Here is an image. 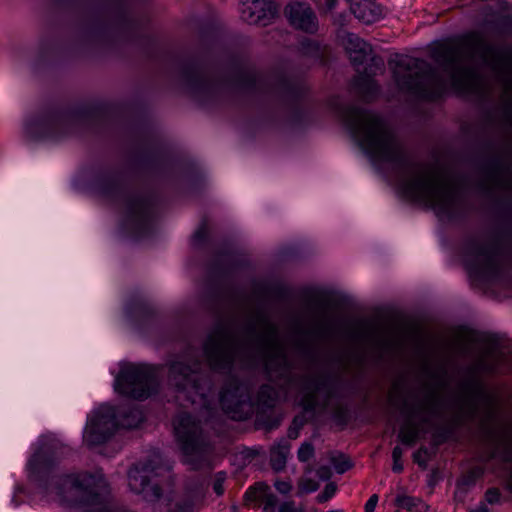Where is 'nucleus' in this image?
<instances>
[{
    "label": "nucleus",
    "instance_id": "20e7f679",
    "mask_svg": "<svg viewBox=\"0 0 512 512\" xmlns=\"http://www.w3.org/2000/svg\"><path fill=\"white\" fill-rule=\"evenodd\" d=\"M486 54L485 43L479 37L473 36L457 46L437 45L433 51V58L448 72L454 89L470 93L481 88L482 79L475 64L478 58L484 59Z\"/></svg>",
    "mask_w": 512,
    "mask_h": 512
},
{
    "label": "nucleus",
    "instance_id": "7c9ffc66",
    "mask_svg": "<svg viewBox=\"0 0 512 512\" xmlns=\"http://www.w3.org/2000/svg\"><path fill=\"white\" fill-rule=\"evenodd\" d=\"M377 503L378 496L376 494H373L372 496H370V498L368 499L364 506L365 512H374Z\"/></svg>",
    "mask_w": 512,
    "mask_h": 512
},
{
    "label": "nucleus",
    "instance_id": "ea45409f",
    "mask_svg": "<svg viewBox=\"0 0 512 512\" xmlns=\"http://www.w3.org/2000/svg\"><path fill=\"white\" fill-rule=\"evenodd\" d=\"M272 362V359H268V365H270Z\"/></svg>",
    "mask_w": 512,
    "mask_h": 512
},
{
    "label": "nucleus",
    "instance_id": "cd10ccee",
    "mask_svg": "<svg viewBox=\"0 0 512 512\" xmlns=\"http://www.w3.org/2000/svg\"><path fill=\"white\" fill-rule=\"evenodd\" d=\"M335 492H336L335 484L329 483V484L326 485L323 493L318 495V500L320 502L327 501L328 499H330L335 494Z\"/></svg>",
    "mask_w": 512,
    "mask_h": 512
},
{
    "label": "nucleus",
    "instance_id": "c756f323",
    "mask_svg": "<svg viewBox=\"0 0 512 512\" xmlns=\"http://www.w3.org/2000/svg\"><path fill=\"white\" fill-rule=\"evenodd\" d=\"M42 461L41 454H34L28 461V468L31 472H38L40 470V464Z\"/></svg>",
    "mask_w": 512,
    "mask_h": 512
},
{
    "label": "nucleus",
    "instance_id": "393cba45",
    "mask_svg": "<svg viewBox=\"0 0 512 512\" xmlns=\"http://www.w3.org/2000/svg\"><path fill=\"white\" fill-rule=\"evenodd\" d=\"M314 455V447L310 443H303L298 449V459L301 462H306Z\"/></svg>",
    "mask_w": 512,
    "mask_h": 512
},
{
    "label": "nucleus",
    "instance_id": "ddd939ff",
    "mask_svg": "<svg viewBox=\"0 0 512 512\" xmlns=\"http://www.w3.org/2000/svg\"><path fill=\"white\" fill-rule=\"evenodd\" d=\"M277 11L276 5L269 0H240L241 18L249 24L267 25Z\"/></svg>",
    "mask_w": 512,
    "mask_h": 512
},
{
    "label": "nucleus",
    "instance_id": "72a5a7b5",
    "mask_svg": "<svg viewBox=\"0 0 512 512\" xmlns=\"http://www.w3.org/2000/svg\"><path fill=\"white\" fill-rule=\"evenodd\" d=\"M317 474L321 480H327L331 476L330 469L328 467H320Z\"/></svg>",
    "mask_w": 512,
    "mask_h": 512
},
{
    "label": "nucleus",
    "instance_id": "4468645a",
    "mask_svg": "<svg viewBox=\"0 0 512 512\" xmlns=\"http://www.w3.org/2000/svg\"><path fill=\"white\" fill-rule=\"evenodd\" d=\"M290 23L297 29L308 33L317 31L318 24L314 12L303 3H292L286 8Z\"/></svg>",
    "mask_w": 512,
    "mask_h": 512
},
{
    "label": "nucleus",
    "instance_id": "c85d7f7f",
    "mask_svg": "<svg viewBox=\"0 0 512 512\" xmlns=\"http://www.w3.org/2000/svg\"><path fill=\"white\" fill-rule=\"evenodd\" d=\"M278 512H305L302 507H297L293 501H286L282 503Z\"/></svg>",
    "mask_w": 512,
    "mask_h": 512
},
{
    "label": "nucleus",
    "instance_id": "2eb2a0df",
    "mask_svg": "<svg viewBox=\"0 0 512 512\" xmlns=\"http://www.w3.org/2000/svg\"><path fill=\"white\" fill-rule=\"evenodd\" d=\"M341 44L355 65L362 64L370 54V46L357 35L344 32L340 35Z\"/></svg>",
    "mask_w": 512,
    "mask_h": 512
},
{
    "label": "nucleus",
    "instance_id": "39448f33",
    "mask_svg": "<svg viewBox=\"0 0 512 512\" xmlns=\"http://www.w3.org/2000/svg\"><path fill=\"white\" fill-rule=\"evenodd\" d=\"M55 493L62 503L80 499L90 512H120L110 501L107 482L100 471L66 475Z\"/></svg>",
    "mask_w": 512,
    "mask_h": 512
},
{
    "label": "nucleus",
    "instance_id": "e433bc0d",
    "mask_svg": "<svg viewBox=\"0 0 512 512\" xmlns=\"http://www.w3.org/2000/svg\"><path fill=\"white\" fill-rule=\"evenodd\" d=\"M325 2H326V8H327L328 10H331V9H333V8H334V6H335V4H336L337 0H325Z\"/></svg>",
    "mask_w": 512,
    "mask_h": 512
},
{
    "label": "nucleus",
    "instance_id": "aec40b11",
    "mask_svg": "<svg viewBox=\"0 0 512 512\" xmlns=\"http://www.w3.org/2000/svg\"><path fill=\"white\" fill-rule=\"evenodd\" d=\"M266 353L270 356L273 355L275 358L281 362L285 361V353L282 345L279 342L278 336L276 332L272 329L269 331V334L266 339Z\"/></svg>",
    "mask_w": 512,
    "mask_h": 512
},
{
    "label": "nucleus",
    "instance_id": "58836bf2",
    "mask_svg": "<svg viewBox=\"0 0 512 512\" xmlns=\"http://www.w3.org/2000/svg\"><path fill=\"white\" fill-rule=\"evenodd\" d=\"M328 512H343L341 510H331V511H328Z\"/></svg>",
    "mask_w": 512,
    "mask_h": 512
},
{
    "label": "nucleus",
    "instance_id": "2f4dec72",
    "mask_svg": "<svg viewBox=\"0 0 512 512\" xmlns=\"http://www.w3.org/2000/svg\"><path fill=\"white\" fill-rule=\"evenodd\" d=\"M223 482H224V476L222 475V473H219L218 478L215 481L214 486H213V489L217 495H222L224 492Z\"/></svg>",
    "mask_w": 512,
    "mask_h": 512
},
{
    "label": "nucleus",
    "instance_id": "a19ab883",
    "mask_svg": "<svg viewBox=\"0 0 512 512\" xmlns=\"http://www.w3.org/2000/svg\"><path fill=\"white\" fill-rule=\"evenodd\" d=\"M510 487H511V489H512V477H511Z\"/></svg>",
    "mask_w": 512,
    "mask_h": 512
},
{
    "label": "nucleus",
    "instance_id": "f257e3e1",
    "mask_svg": "<svg viewBox=\"0 0 512 512\" xmlns=\"http://www.w3.org/2000/svg\"><path fill=\"white\" fill-rule=\"evenodd\" d=\"M342 118L354 140L373 164H395L401 160L398 142L378 115L350 107L342 112Z\"/></svg>",
    "mask_w": 512,
    "mask_h": 512
},
{
    "label": "nucleus",
    "instance_id": "473e14b6",
    "mask_svg": "<svg viewBox=\"0 0 512 512\" xmlns=\"http://www.w3.org/2000/svg\"><path fill=\"white\" fill-rule=\"evenodd\" d=\"M499 498H500V494H499L498 490H496V489H490L486 493V500H487V502H489L491 504L498 502Z\"/></svg>",
    "mask_w": 512,
    "mask_h": 512
},
{
    "label": "nucleus",
    "instance_id": "412c9836",
    "mask_svg": "<svg viewBox=\"0 0 512 512\" xmlns=\"http://www.w3.org/2000/svg\"><path fill=\"white\" fill-rule=\"evenodd\" d=\"M419 435L418 427L412 422L407 421L400 429L399 438L402 443L411 445L413 444Z\"/></svg>",
    "mask_w": 512,
    "mask_h": 512
},
{
    "label": "nucleus",
    "instance_id": "f8f14e48",
    "mask_svg": "<svg viewBox=\"0 0 512 512\" xmlns=\"http://www.w3.org/2000/svg\"><path fill=\"white\" fill-rule=\"evenodd\" d=\"M170 381L177 387L178 390L186 393L187 398L192 403H196V396L201 399L204 394L198 384V375L182 363H174L170 367Z\"/></svg>",
    "mask_w": 512,
    "mask_h": 512
},
{
    "label": "nucleus",
    "instance_id": "9d476101",
    "mask_svg": "<svg viewBox=\"0 0 512 512\" xmlns=\"http://www.w3.org/2000/svg\"><path fill=\"white\" fill-rule=\"evenodd\" d=\"M220 405L223 411L232 419H246L251 410L248 395L244 394V387L233 384L220 395Z\"/></svg>",
    "mask_w": 512,
    "mask_h": 512
},
{
    "label": "nucleus",
    "instance_id": "a211bd4d",
    "mask_svg": "<svg viewBox=\"0 0 512 512\" xmlns=\"http://www.w3.org/2000/svg\"><path fill=\"white\" fill-rule=\"evenodd\" d=\"M289 451L290 444L285 439L280 440L272 447L270 463L275 471H281L284 469Z\"/></svg>",
    "mask_w": 512,
    "mask_h": 512
},
{
    "label": "nucleus",
    "instance_id": "7ed1b4c3",
    "mask_svg": "<svg viewBox=\"0 0 512 512\" xmlns=\"http://www.w3.org/2000/svg\"><path fill=\"white\" fill-rule=\"evenodd\" d=\"M161 456L157 453L153 459L143 465H136L128 473V484L130 489L152 502V512H197L200 508L208 485L204 481H198L189 485L182 499L174 500L169 495H162L156 484H149L150 475H160V471H168L167 466H159Z\"/></svg>",
    "mask_w": 512,
    "mask_h": 512
},
{
    "label": "nucleus",
    "instance_id": "4be33fe9",
    "mask_svg": "<svg viewBox=\"0 0 512 512\" xmlns=\"http://www.w3.org/2000/svg\"><path fill=\"white\" fill-rule=\"evenodd\" d=\"M274 396L276 397L274 389L269 385H265L259 392V402L265 406L271 407L274 405Z\"/></svg>",
    "mask_w": 512,
    "mask_h": 512
},
{
    "label": "nucleus",
    "instance_id": "6ab92c4d",
    "mask_svg": "<svg viewBox=\"0 0 512 512\" xmlns=\"http://www.w3.org/2000/svg\"><path fill=\"white\" fill-rule=\"evenodd\" d=\"M396 504L400 508H405L409 512H426V504L418 499L407 495H398L396 497Z\"/></svg>",
    "mask_w": 512,
    "mask_h": 512
},
{
    "label": "nucleus",
    "instance_id": "f704fd0d",
    "mask_svg": "<svg viewBox=\"0 0 512 512\" xmlns=\"http://www.w3.org/2000/svg\"><path fill=\"white\" fill-rule=\"evenodd\" d=\"M205 236V229L204 227H200L193 236V242L197 244L200 242Z\"/></svg>",
    "mask_w": 512,
    "mask_h": 512
},
{
    "label": "nucleus",
    "instance_id": "4c0bfd02",
    "mask_svg": "<svg viewBox=\"0 0 512 512\" xmlns=\"http://www.w3.org/2000/svg\"><path fill=\"white\" fill-rule=\"evenodd\" d=\"M471 512H489V510L485 505H481L477 509H475Z\"/></svg>",
    "mask_w": 512,
    "mask_h": 512
},
{
    "label": "nucleus",
    "instance_id": "f3484780",
    "mask_svg": "<svg viewBox=\"0 0 512 512\" xmlns=\"http://www.w3.org/2000/svg\"><path fill=\"white\" fill-rule=\"evenodd\" d=\"M351 12L363 23L370 24L378 21L383 11L376 0H348Z\"/></svg>",
    "mask_w": 512,
    "mask_h": 512
},
{
    "label": "nucleus",
    "instance_id": "a878e982",
    "mask_svg": "<svg viewBox=\"0 0 512 512\" xmlns=\"http://www.w3.org/2000/svg\"><path fill=\"white\" fill-rule=\"evenodd\" d=\"M403 455V450L401 447L396 446L394 447L392 451V458H393V471L394 472H401L403 470V464L401 462V457Z\"/></svg>",
    "mask_w": 512,
    "mask_h": 512
},
{
    "label": "nucleus",
    "instance_id": "c9c22d12",
    "mask_svg": "<svg viewBox=\"0 0 512 512\" xmlns=\"http://www.w3.org/2000/svg\"><path fill=\"white\" fill-rule=\"evenodd\" d=\"M349 468H350V463L348 461H343V462L335 465L336 471L340 474L346 472Z\"/></svg>",
    "mask_w": 512,
    "mask_h": 512
},
{
    "label": "nucleus",
    "instance_id": "dca6fc26",
    "mask_svg": "<svg viewBox=\"0 0 512 512\" xmlns=\"http://www.w3.org/2000/svg\"><path fill=\"white\" fill-rule=\"evenodd\" d=\"M247 502L260 501L263 512H276L278 510V498L274 495L268 485L257 483L245 492Z\"/></svg>",
    "mask_w": 512,
    "mask_h": 512
},
{
    "label": "nucleus",
    "instance_id": "423d86ee",
    "mask_svg": "<svg viewBox=\"0 0 512 512\" xmlns=\"http://www.w3.org/2000/svg\"><path fill=\"white\" fill-rule=\"evenodd\" d=\"M390 66L400 89L431 100L442 95L444 86L425 61L401 55L391 60Z\"/></svg>",
    "mask_w": 512,
    "mask_h": 512
},
{
    "label": "nucleus",
    "instance_id": "6e6552de",
    "mask_svg": "<svg viewBox=\"0 0 512 512\" xmlns=\"http://www.w3.org/2000/svg\"><path fill=\"white\" fill-rule=\"evenodd\" d=\"M174 434L184 462L197 468L209 450L199 422L189 414H181L174 421Z\"/></svg>",
    "mask_w": 512,
    "mask_h": 512
},
{
    "label": "nucleus",
    "instance_id": "bb28decb",
    "mask_svg": "<svg viewBox=\"0 0 512 512\" xmlns=\"http://www.w3.org/2000/svg\"><path fill=\"white\" fill-rule=\"evenodd\" d=\"M276 490L284 495H287L292 490V483L290 481L277 480L274 483Z\"/></svg>",
    "mask_w": 512,
    "mask_h": 512
},
{
    "label": "nucleus",
    "instance_id": "9b49d317",
    "mask_svg": "<svg viewBox=\"0 0 512 512\" xmlns=\"http://www.w3.org/2000/svg\"><path fill=\"white\" fill-rule=\"evenodd\" d=\"M205 355L214 369L230 367L234 362L235 352L232 342L222 336H213L205 344Z\"/></svg>",
    "mask_w": 512,
    "mask_h": 512
},
{
    "label": "nucleus",
    "instance_id": "0eeeda50",
    "mask_svg": "<svg viewBox=\"0 0 512 512\" xmlns=\"http://www.w3.org/2000/svg\"><path fill=\"white\" fill-rule=\"evenodd\" d=\"M122 414V411L111 405H101L88 417L83 433L84 441L89 446L102 444L117 427L135 428L143 421V414L137 408L130 409L125 415Z\"/></svg>",
    "mask_w": 512,
    "mask_h": 512
},
{
    "label": "nucleus",
    "instance_id": "f03ea898",
    "mask_svg": "<svg viewBox=\"0 0 512 512\" xmlns=\"http://www.w3.org/2000/svg\"><path fill=\"white\" fill-rule=\"evenodd\" d=\"M397 188L407 199L430 207L438 214L453 205L456 195L449 177L431 165L405 167L398 179Z\"/></svg>",
    "mask_w": 512,
    "mask_h": 512
},
{
    "label": "nucleus",
    "instance_id": "1a4fd4ad",
    "mask_svg": "<svg viewBox=\"0 0 512 512\" xmlns=\"http://www.w3.org/2000/svg\"><path fill=\"white\" fill-rule=\"evenodd\" d=\"M155 373L151 366L124 364L115 379V390L134 399H145L153 391Z\"/></svg>",
    "mask_w": 512,
    "mask_h": 512
},
{
    "label": "nucleus",
    "instance_id": "5701e85b",
    "mask_svg": "<svg viewBox=\"0 0 512 512\" xmlns=\"http://www.w3.org/2000/svg\"><path fill=\"white\" fill-rule=\"evenodd\" d=\"M318 487V482L309 478L307 475L303 476L298 483L299 494L312 493L316 491Z\"/></svg>",
    "mask_w": 512,
    "mask_h": 512
},
{
    "label": "nucleus",
    "instance_id": "b1692460",
    "mask_svg": "<svg viewBox=\"0 0 512 512\" xmlns=\"http://www.w3.org/2000/svg\"><path fill=\"white\" fill-rule=\"evenodd\" d=\"M315 392L316 390L314 388L308 387V391L300 399L299 405H301L305 410L313 409L316 404Z\"/></svg>",
    "mask_w": 512,
    "mask_h": 512
}]
</instances>
